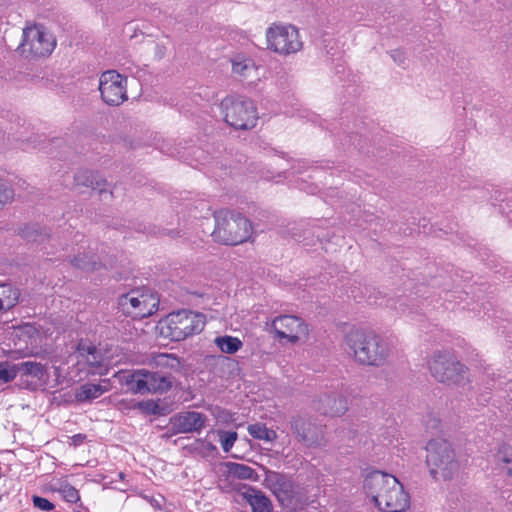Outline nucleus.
Here are the masks:
<instances>
[{"instance_id": "obj_11", "label": "nucleus", "mask_w": 512, "mask_h": 512, "mask_svg": "<svg viewBox=\"0 0 512 512\" xmlns=\"http://www.w3.org/2000/svg\"><path fill=\"white\" fill-rule=\"evenodd\" d=\"M269 488L283 507L303 504L305 494L302 487L286 475L274 473L268 479Z\"/></svg>"}, {"instance_id": "obj_32", "label": "nucleus", "mask_w": 512, "mask_h": 512, "mask_svg": "<svg viewBox=\"0 0 512 512\" xmlns=\"http://www.w3.org/2000/svg\"><path fill=\"white\" fill-rule=\"evenodd\" d=\"M498 462L505 464L503 471L512 478V447L503 444L499 447L496 454Z\"/></svg>"}, {"instance_id": "obj_26", "label": "nucleus", "mask_w": 512, "mask_h": 512, "mask_svg": "<svg viewBox=\"0 0 512 512\" xmlns=\"http://www.w3.org/2000/svg\"><path fill=\"white\" fill-rule=\"evenodd\" d=\"M126 384L129 386L133 393H149V383L147 377V370L140 369L132 373L126 380Z\"/></svg>"}, {"instance_id": "obj_9", "label": "nucleus", "mask_w": 512, "mask_h": 512, "mask_svg": "<svg viewBox=\"0 0 512 512\" xmlns=\"http://www.w3.org/2000/svg\"><path fill=\"white\" fill-rule=\"evenodd\" d=\"M119 309L133 319L153 315L159 307V298L149 290H132L118 299Z\"/></svg>"}, {"instance_id": "obj_49", "label": "nucleus", "mask_w": 512, "mask_h": 512, "mask_svg": "<svg viewBox=\"0 0 512 512\" xmlns=\"http://www.w3.org/2000/svg\"><path fill=\"white\" fill-rule=\"evenodd\" d=\"M77 510H75L74 512H88V510L84 507V509L80 508L78 505H77Z\"/></svg>"}, {"instance_id": "obj_6", "label": "nucleus", "mask_w": 512, "mask_h": 512, "mask_svg": "<svg viewBox=\"0 0 512 512\" xmlns=\"http://www.w3.org/2000/svg\"><path fill=\"white\" fill-rule=\"evenodd\" d=\"M225 122L236 130L256 126L258 114L253 101L243 96H227L220 103Z\"/></svg>"}, {"instance_id": "obj_17", "label": "nucleus", "mask_w": 512, "mask_h": 512, "mask_svg": "<svg viewBox=\"0 0 512 512\" xmlns=\"http://www.w3.org/2000/svg\"><path fill=\"white\" fill-rule=\"evenodd\" d=\"M232 73L240 80H248L250 83L259 79L258 67L253 59L238 54L231 59Z\"/></svg>"}, {"instance_id": "obj_52", "label": "nucleus", "mask_w": 512, "mask_h": 512, "mask_svg": "<svg viewBox=\"0 0 512 512\" xmlns=\"http://www.w3.org/2000/svg\"><path fill=\"white\" fill-rule=\"evenodd\" d=\"M465 294L464 292H460V295H458V298L462 299L461 295Z\"/></svg>"}, {"instance_id": "obj_12", "label": "nucleus", "mask_w": 512, "mask_h": 512, "mask_svg": "<svg viewBox=\"0 0 512 512\" xmlns=\"http://www.w3.org/2000/svg\"><path fill=\"white\" fill-rule=\"evenodd\" d=\"M99 91L102 100L110 106H118L127 99V79L115 70L101 74Z\"/></svg>"}, {"instance_id": "obj_7", "label": "nucleus", "mask_w": 512, "mask_h": 512, "mask_svg": "<svg viewBox=\"0 0 512 512\" xmlns=\"http://www.w3.org/2000/svg\"><path fill=\"white\" fill-rule=\"evenodd\" d=\"M56 46L53 35L42 25H29L23 29L17 48L21 56L36 59L50 55Z\"/></svg>"}, {"instance_id": "obj_1", "label": "nucleus", "mask_w": 512, "mask_h": 512, "mask_svg": "<svg viewBox=\"0 0 512 512\" xmlns=\"http://www.w3.org/2000/svg\"><path fill=\"white\" fill-rule=\"evenodd\" d=\"M344 349L356 362L370 366L383 365L389 356L388 344L373 331H349L344 338Z\"/></svg>"}, {"instance_id": "obj_21", "label": "nucleus", "mask_w": 512, "mask_h": 512, "mask_svg": "<svg viewBox=\"0 0 512 512\" xmlns=\"http://www.w3.org/2000/svg\"><path fill=\"white\" fill-rule=\"evenodd\" d=\"M76 186L90 187L92 190H98L100 194L106 192V181L98 173L90 170H81L74 176Z\"/></svg>"}, {"instance_id": "obj_37", "label": "nucleus", "mask_w": 512, "mask_h": 512, "mask_svg": "<svg viewBox=\"0 0 512 512\" xmlns=\"http://www.w3.org/2000/svg\"><path fill=\"white\" fill-rule=\"evenodd\" d=\"M14 198V191L8 183L0 179V208L11 202Z\"/></svg>"}, {"instance_id": "obj_24", "label": "nucleus", "mask_w": 512, "mask_h": 512, "mask_svg": "<svg viewBox=\"0 0 512 512\" xmlns=\"http://www.w3.org/2000/svg\"><path fill=\"white\" fill-rule=\"evenodd\" d=\"M147 377L149 383V393H163L171 388L172 382L170 376L168 375H164L159 372H150L147 370Z\"/></svg>"}, {"instance_id": "obj_20", "label": "nucleus", "mask_w": 512, "mask_h": 512, "mask_svg": "<svg viewBox=\"0 0 512 512\" xmlns=\"http://www.w3.org/2000/svg\"><path fill=\"white\" fill-rule=\"evenodd\" d=\"M109 380H102V384L85 383L81 385L76 393L75 398L79 402L92 401L109 390Z\"/></svg>"}, {"instance_id": "obj_10", "label": "nucleus", "mask_w": 512, "mask_h": 512, "mask_svg": "<svg viewBox=\"0 0 512 512\" xmlns=\"http://www.w3.org/2000/svg\"><path fill=\"white\" fill-rule=\"evenodd\" d=\"M268 48L280 55L294 54L302 49L298 29L293 25H274L266 31Z\"/></svg>"}, {"instance_id": "obj_18", "label": "nucleus", "mask_w": 512, "mask_h": 512, "mask_svg": "<svg viewBox=\"0 0 512 512\" xmlns=\"http://www.w3.org/2000/svg\"><path fill=\"white\" fill-rule=\"evenodd\" d=\"M318 409L323 414L340 416L347 411V401L338 393L333 392L320 398Z\"/></svg>"}, {"instance_id": "obj_45", "label": "nucleus", "mask_w": 512, "mask_h": 512, "mask_svg": "<svg viewBox=\"0 0 512 512\" xmlns=\"http://www.w3.org/2000/svg\"><path fill=\"white\" fill-rule=\"evenodd\" d=\"M397 303L399 306H396V308L400 309L403 313H405L407 310L411 312L410 308L407 307L406 303H404L403 300H398Z\"/></svg>"}, {"instance_id": "obj_42", "label": "nucleus", "mask_w": 512, "mask_h": 512, "mask_svg": "<svg viewBox=\"0 0 512 512\" xmlns=\"http://www.w3.org/2000/svg\"><path fill=\"white\" fill-rule=\"evenodd\" d=\"M138 407L144 411L155 413L157 405L150 400L139 402Z\"/></svg>"}, {"instance_id": "obj_54", "label": "nucleus", "mask_w": 512, "mask_h": 512, "mask_svg": "<svg viewBox=\"0 0 512 512\" xmlns=\"http://www.w3.org/2000/svg\"><path fill=\"white\" fill-rule=\"evenodd\" d=\"M27 329L32 330L33 328L29 325L26 326Z\"/></svg>"}, {"instance_id": "obj_41", "label": "nucleus", "mask_w": 512, "mask_h": 512, "mask_svg": "<svg viewBox=\"0 0 512 512\" xmlns=\"http://www.w3.org/2000/svg\"><path fill=\"white\" fill-rule=\"evenodd\" d=\"M309 168H312L309 163L305 160H298L295 162V164L291 167L292 174H303L306 170Z\"/></svg>"}, {"instance_id": "obj_28", "label": "nucleus", "mask_w": 512, "mask_h": 512, "mask_svg": "<svg viewBox=\"0 0 512 512\" xmlns=\"http://www.w3.org/2000/svg\"><path fill=\"white\" fill-rule=\"evenodd\" d=\"M77 351L81 357L86 359L89 366L102 367V354L94 345L79 343Z\"/></svg>"}, {"instance_id": "obj_27", "label": "nucleus", "mask_w": 512, "mask_h": 512, "mask_svg": "<svg viewBox=\"0 0 512 512\" xmlns=\"http://www.w3.org/2000/svg\"><path fill=\"white\" fill-rule=\"evenodd\" d=\"M53 490L59 493L64 501L78 505L80 508L84 509L79 491L67 481L59 482Z\"/></svg>"}, {"instance_id": "obj_50", "label": "nucleus", "mask_w": 512, "mask_h": 512, "mask_svg": "<svg viewBox=\"0 0 512 512\" xmlns=\"http://www.w3.org/2000/svg\"><path fill=\"white\" fill-rule=\"evenodd\" d=\"M507 216H508V219L510 222H512V210H510L508 213H507Z\"/></svg>"}, {"instance_id": "obj_2", "label": "nucleus", "mask_w": 512, "mask_h": 512, "mask_svg": "<svg viewBox=\"0 0 512 512\" xmlns=\"http://www.w3.org/2000/svg\"><path fill=\"white\" fill-rule=\"evenodd\" d=\"M493 400V405L504 413H512V381L495 372L491 367L485 368L479 380L477 401L484 406Z\"/></svg>"}, {"instance_id": "obj_3", "label": "nucleus", "mask_w": 512, "mask_h": 512, "mask_svg": "<svg viewBox=\"0 0 512 512\" xmlns=\"http://www.w3.org/2000/svg\"><path fill=\"white\" fill-rule=\"evenodd\" d=\"M426 464L430 475L438 480H451L459 472V462L451 444L445 439H432L426 445Z\"/></svg>"}, {"instance_id": "obj_8", "label": "nucleus", "mask_w": 512, "mask_h": 512, "mask_svg": "<svg viewBox=\"0 0 512 512\" xmlns=\"http://www.w3.org/2000/svg\"><path fill=\"white\" fill-rule=\"evenodd\" d=\"M428 366L437 381L448 385H459L467 378V369L448 350L435 352Z\"/></svg>"}, {"instance_id": "obj_44", "label": "nucleus", "mask_w": 512, "mask_h": 512, "mask_svg": "<svg viewBox=\"0 0 512 512\" xmlns=\"http://www.w3.org/2000/svg\"><path fill=\"white\" fill-rule=\"evenodd\" d=\"M391 57L399 65H401L404 62V54L400 50L391 51Z\"/></svg>"}, {"instance_id": "obj_5", "label": "nucleus", "mask_w": 512, "mask_h": 512, "mask_svg": "<svg viewBox=\"0 0 512 512\" xmlns=\"http://www.w3.org/2000/svg\"><path fill=\"white\" fill-rule=\"evenodd\" d=\"M161 327L162 333L172 341H182L199 334L206 324V317L202 313L182 309L169 313Z\"/></svg>"}, {"instance_id": "obj_35", "label": "nucleus", "mask_w": 512, "mask_h": 512, "mask_svg": "<svg viewBox=\"0 0 512 512\" xmlns=\"http://www.w3.org/2000/svg\"><path fill=\"white\" fill-rule=\"evenodd\" d=\"M71 264L77 268H81L84 270H95L97 269L98 265L97 261L94 259V256L88 258L86 255H84L83 257L74 256L71 259Z\"/></svg>"}, {"instance_id": "obj_19", "label": "nucleus", "mask_w": 512, "mask_h": 512, "mask_svg": "<svg viewBox=\"0 0 512 512\" xmlns=\"http://www.w3.org/2000/svg\"><path fill=\"white\" fill-rule=\"evenodd\" d=\"M242 496L250 505L252 512H272V503L261 490L249 486L245 488Z\"/></svg>"}, {"instance_id": "obj_15", "label": "nucleus", "mask_w": 512, "mask_h": 512, "mask_svg": "<svg viewBox=\"0 0 512 512\" xmlns=\"http://www.w3.org/2000/svg\"><path fill=\"white\" fill-rule=\"evenodd\" d=\"M392 487H389L390 491L388 494H384L381 496V500H383L378 509L383 512H403L410 505V496L404 490L403 485L399 482V480L390 481Z\"/></svg>"}, {"instance_id": "obj_14", "label": "nucleus", "mask_w": 512, "mask_h": 512, "mask_svg": "<svg viewBox=\"0 0 512 512\" xmlns=\"http://www.w3.org/2000/svg\"><path fill=\"white\" fill-rule=\"evenodd\" d=\"M389 480L392 482L393 480H397V478L379 470L367 473L364 478L363 489L377 508L383 503L381 496H384V494L387 495L390 491L389 487H392Z\"/></svg>"}, {"instance_id": "obj_22", "label": "nucleus", "mask_w": 512, "mask_h": 512, "mask_svg": "<svg viewBox=\"0 0 512 512\" xmlns=\"http://www.w3.org/2000/svg\"><path fill=\"white\" fill-rule=\"evenodd\" d=\"M291 429L293 433L296 434L300 442H303L307 445H310L314 442V437L311 431L312 424L304 417H293L291 421Z\"/></svg>"}, {"instance_id": "obj_46", "label": "nucleus", "mask_w": 512, "mask_h": 512, "mask_svg": "<svg viewBox=\"0 0 512 512\" xmlns=\"http://www.w3.org/2000/svg\"><path fill=\"white\" fill-rule=\"evenodd\" d=\"M454 298H455L454 293H452V292H446V294H445V300H446V301L451 302V301H452V299H454Z\"/></svg>"}, {"instance_id": "obj_43", "label": "nucleus", "mask_w": 512, "mask_h": 512, "mask_svg": "<svg viewBox=\"0 0 512 512\" xmlns=\"http://www.w3.org/2000/svg\"><path fill=\"white\" fill-rule=\"evenodd\" d=\"M350 296L356 301H361V299L364 298V293L361 291L360 287H353L350 290Z\"/></svg>"}, {"instance_id": "obj_51", "label": "nucleus", "mask_w": 512, "mask_h": 512, "mask_svg": "<svg viewBox=\"0 0 512 512\" xmlns=\"http://www.w3.org/2000/svg\"><path fill=\"white\" fill-rule=\"evenodd\" d=\"M285 113H286V114H289V115H291V116H293V115H294V112H293V111H291V112H290V111H285Z\"/></svg>"}, {"instance_id": "obj_48", "label": "nucleus", "mask_w": 512, "mask_h": 512, "mask_svg": "<svg viewBox=\"0 0 512 512\" xmlns=\"http://www.w3.org/2000/svg\"><path fill=\"white\" fill-rule=\"evenodd\" d=\"M83 438H84V436H83V435H81V434H77V435H75V436L73 437V439H74V441H75L76 443H79L80 441H82V439H83Z\"/></svg>"}, {"instance_id": "obj_33", "label": "nucleus", "mask_w": 512, "mask_h": 512, "mask_svg": "<svg viewBox=\"0 0 512 512\" xmlns=\"http://www.w3.org/2000/svg\"><path fill=\"white\" fill-rule=\"evenodd\" d=\"M17 366L18 373L35 378H41L43 376V366L39 362L25 361L17 364Z\"/></svg>"}, {"instance_id": "obj_47", "label": "nucleus", "mask_w": 512, "mask_h": 512, "mask_svg": "<svg viewBox=\"0 0 512 512\" xmlns=\"http://www.w3.org/2000/svg\"><path fill=\"white\" fill-rule=\"evenodd\" d=\"M438 423H439V420H437V419H433V420H432V423H431V424H430V423H428L427 425H428V427H429V428L435 429V428H437Z\"/></svg>"}, {"instance_id": "obj_36", "label": "nucleus", "mask_w": 512, "mask_h": 512, "mask_svg": "<svg viewBox=\"0 0 512 512\" xmlns=\"http://www.w3.org/2000/svg\"><path fill=\"white\" fill-rule=\"evenodd\" d=\"M22 237L28 242H42L44 235L38 231L35 225H27L21 231Z\"/></svg>"}, {"instance_id": "obj_34", "label": "nucleus", "mask_w": 512, "mask_h": 512, "mask_svg": "<svg viewBox=\"0 0 512 512\" xmlns=\"http://www.w3.org/2000/svg\"><path fill=\"white\" fill-rule=\"evenodd\" d=\"M18 375L17 364L10 365L8 362H0V380L8 383L13 381Z\"/></svg>"}, {"instance_id": "obj_13", "label": "nucleus", "mask_w": 512, "mask_h": 512, "mask_svg": "<svg viewBox=\"0 0 512 512\" xmlns=\"http://www.w3.org/2000/svg\"><path fill=\"white\" fill-rule=\"evenodd\" d=\"M271 326L280 339L285 338L291 343H295L308 334V328L304 321L293 315L278 316L272 321Z\"/></svg>"}, {"instance_id": "obj_39", "label": "nucleus", "mask_w": 512, "mask_h": 512, "mask_svg": "<svg viewBox=\"0 0 512 512\" xmlns=\"http://www.w3.org/2000/svg\"><path fill=\"white\" fill-rule=\"evenodd\" d=\"M195 449L202 455V456H210L217 452V447L211 443L210 441H207L206 439H198L195 442Z\"/></svg>"}, {"instance_id": "obj_29", "label": "nucleus", "mask_w": 512, "mask_h": 512, "mask_svg": "<svg viewBox=\"0 0 512 512\" xmlns=\"http://www.w3.org/2000/svg\"><path fill=\"white\" fill-rule=\"evenodd\" d=\"M214 343L225 354H235L243 346L242 341L238 337L230 335L217 336L214 339Z\"/></svg>"}, {"instance_id": "obj_4", "label": "nucleus", "mask_w": 512, "mask_h": 512, "mask_svg": "<svg viewBox=\"0 0 512 512\" xmlns=\"http://www.w3.org/2000/svg\"><path fill=\"white\" fill-rule=\"evenodd\" d=\"M215 228L212 237L225 245H238L250 237L252 226L250 221L239 213L228 211L215 212Z\"/></svg>"}, {"instance_id": "obj_23", "label": "nucleus", "mask_w": 512, "mask_h": 512, "mask_svg": "<svg viewBox=\"0 0 512 512\" xmlns=\"http://www.w3.org/2000/svg\"><path fill=\"white\" fill-rule=\"evenodd\" d=\"M20 291L11 284H0V313L12 309L19 301Z\"/></svg>"}, {"instance_id": "obj_38", "label": "nucleus", "mask_w": 512, "mask_h": 512, "mask_svg": "<svg viewBox=\"0 0 512 512\" xmlns=\"http://www.w3.org/2000/svg\"><path fill=\"white\" fill-rule=\"evenodd\" d=\"M237 440V433L235 431H221L220 443L225 452H229Z\"/></svg>"}, {"instance_id": "obj_16", "label": "nucleus", "mask_w": 512, "mask_h": 512, "mask_svg": "<svg viewBox=\"0 0 512 512\" xmlns=\"http://www.w3.org/2000/svg\"><path fill=\"white\" fill-rule=\"evenodd\" d=\"M206 422V416L196 411H186L175 415L172 420V426L177 433L200 432Z\"/></svg>"}, {"instance_id": "obj_25", "label": "nucleus", "mask_w": 512, "mask_h": 512, "mask_svg": "<svg viewBox=\"0 0 512 512\" xmlns=\"http://www.w3.org/2000/svg\"><path fill=\"white\" fill-rule=\"evenodd\" d=\"M224 466L226 468L227 476L230 478L241 480L255 479V470L246 464L226 462L224 463Z\"/></svg>"}, {"instance_id": "obj_40", "label": "nucleus", "mask_w": 512, "mask_h": 512, "mask_svg": "<svg viewBox=\"0 0 512 512\" xmlns=\"http://www.w3.org/2000/svg\"><path fill=\"white\" fill-rule=\"evenodd\" d=\"M32 502L34 507L40 511L50 512L55 509V505L51 501L41 496L34 495Z\"/></svg>"}, {"instance_id": "obj_31", "label": "nucleus", "mask_w": 512, "mask_h": 512, "mask_svg": "<svg viewBox=\"0 0 512 512\" xmlns=\"http://www.w3.org/2000/svg\"><path fill=\"white\" fill-rule=\"evenodd\" d=\"M154 363L157 367L168 368L172 371H178L181 368L179 358L173 354L160 353L154 357Z\"/></svg>"}, {"instance_id": "obj_30", "label": "nucleus", "mask_w": 512, "mask_h": 512, "mask_svg": "<svg viewBox=\"0 0 512 512\" xmlns=\"http://www.w3.org/2000/svg\"><path fill=\"white\" fill-rule=\"evenodd\" d=\"M248 432L253 438L268 442H272L277 438V434L274 430L259 423L249 425Z\"/></svg>"}, {"instance_id": "obj_53", "label": "nucleus", "mask_w": 512, "mask_h": 512, "mask_svg": "<svg viewBox=\"0 0 512 512\" xmlns=\"http://www.w3.org/2000/svg\"><path fill=\"white\" fill-rule=\"evenodd\" d=\"M465 294L464 292H460V295H458V298L462 299L461 295Z\"/></svg>"}]
</instances>
